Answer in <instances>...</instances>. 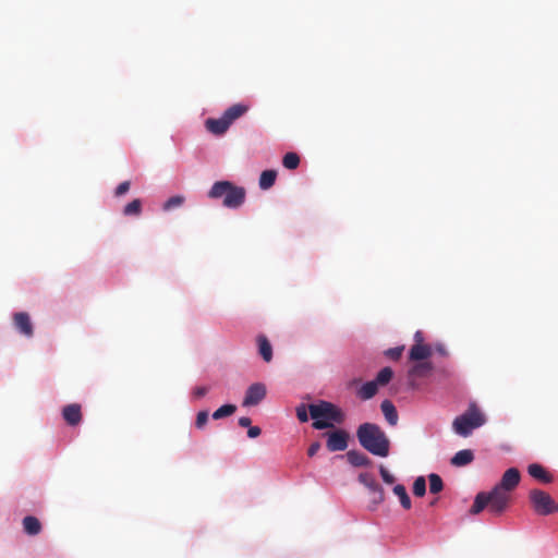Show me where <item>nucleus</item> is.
<instances>
[{"label":"nucleus","mask_w":558,"mask_h":558,"mask_svg":"<svg viewBox=\"0 0 558 558\" xmlns=\"http://www.w3.org/2000/svg\"><path fill=\"white\" fill-rule=\"evenodd\" d=\"M62 417L70 426H76L82 421V408L78 403H71L62 409Z\"/></svg>","instance_id":"nucleus-11"},{"label":"nucleus","mask_w":558,"mask_h":558,"mask_svg":"<svg viewBox=\"0 0 558 558\" xmlns=\"http://www.w3.org/2000/svg\"><path fill=\"white\" fill-rule=\"evenodd\" d=\"M393 493L399 497L400 504L404 509L411 508V499L403 485L398 484L393 487Z\"/></svg>","instance_id":"nucleus-25"},{"label":"nucleus","mask_w":558,"mask_h":558,"mask_svg":"<svg viewBox=\"0 0 558 558\" xmlns=\"http://www.w3.org/2000/svg\"><path fill=\"white\" fill-rule=\"evenodd\" d=\"M373 498H372V510H375L378 505L384 502L385 500V492L383 487L377 488L376 490L372 492Z\"/></svg>","instance_id":"nucleus-33"},{"label":"nucleus","mask_w":558,"mask_h":558,"mask_svg":"<svg viewBox=\"0 0 558 558\" xmlns=\"http://www.w3.org/2000/svg\"><path fill=\"white\" fill-rule=\"evenodd\" d=\"M428 481H429V492L432 494H438L442 490L444 483H442L441 477L438 474H436V473L429 474Z\"/></svg>","instance_id":"nucleus-28"},{"label":"nucleus","mask_w":558,"mask_h":558,"mask_svg":"<svg viewBox=\"0 0 558 558\" xmlns=\"http://www.w3.org/2000/svg\"><path fill=\"white\" fill-rule=\"evenodd\" d=\"M377 383L375 380H371L361 386V388L357 391V396L362 400H369L377 393Z\"/></svg>","instance_id":"nucleus-23"},{"label":"nucleus","mask_w":558,"mask_h":558,"mask_svg":"<svg viewBox=\"0 0 558 558\" xmlns=\"http://www.w3.org/2000/svg\"><path fill=\"white\" fill-rule=\"evenodd\" d=\"M381 412L386 418V421L391 425L395 426L398 423V412L393 403L389 400H384L380 404Z\"/></svg>","instance_id":"nucleus-18"},{"label":"nucleus","mask_w":558,"mask_h":558,"mask_svg":"<svg viewBox=\"0 0 558 558\" xmlns=\"http://www.w3.org/2000/svg\"><path fill=\"white\" fill-rule=\"evenodd\" d=\"M183 202H184L183 196H180V195L172 196L163 204V209L170 210L174 207H179L183 204Z\"/></svg>","instance_id":"nucleus-34"},{"label":"nucleus","mask_w":558,"mask_h":558,"mask_svg":"<svg viewBox=\"0 0 558 558\" xmlns=\"http://www.w3.org/2000/svg\"><path fill=\"white\" fill-rule=\"evenodd\" d=\"M521 475L519 470L515 468H510L504 473L501 481L499 484H497V486L510 493L519 485Z\"/></svg>","instance_id":"nucleus-10"},{"label":"nucleus","mask_w":558,"mask_h":558,"mask_svg":"<svg viewBox=\"0 0 558 558\" xmlns=\"http://www.w3.org/2000/svg\"><path fill=\"white\" fill-rule=\"evenodd\" d=\"M359 482L367 487L371 493L381 487L371 473H361Z\"/></svg>","instance_id":"nucleus-26"},{"label":"nucleus","mask_w":558,"mask_h":558,"mask_svg":"<svg viewBox=\"0 0 558 558\" xmlns=\"http://www.w3.org/2000/svg\"><path fill=\"white\" fill-rule=\"evenodd\" d=\"M484 423L483 414L475 405H471L466 412L454 418L452 427L458 435L468 437L474 428L482 426Z\"/></svg>","instance_id":"nucleus-5"},{"label":"nucleus","mask_w":558,"mask_h":558,"mask_svg":"<svg viewBox=\"0 0 558 558\" xmlns=\"http://www.w3.org/2000/svg\"><path fill=\"white\" fill-rule=\"evenodd\" d=\"M251 423H252V421L247 416H242V417L239 418V425L241 427H250Z\"/></svg>","instance_id":"nucleus-44"},{"label":"nucleus","mask_w":558,"mask_h":558,"mask_svg":"<svg viewBox=\"0 0 558 558\" xmlns=\"http://www.w3.org/2000/svg\"><path fill=\"white\" fill-rule=\"evenodd\" d=\"M207 421H208V412L207 411H201L196 415L195 426L198 429H202L207 424Z\"/></svg>","instance_id":"nucleus-37"},{"label":"nucleus","mask_w":558,"mask_h":558,"mask_svg":"<svg viewBox=\"0 0 558 558\" xmlns=\"http://www.w3.org/2000/svg\"><path fill=\"white\" fill-rule=\"evenodd\" d=\"M13 324L14 327L19 330L20 333L25 337H32L34 335L33 324L31 322V317L25 312H19L13 315Z\"/></svg>","instance_id":"nucleus-9"},{"label":"nucleus","mask_w":558,"mask_h":558,"mask_svg":"<svg viewBox=\"0 0 558 558\" xmlns=\"http://www.w3.org/2000/svg\"><path fill=\"white\" fill-rule=\"evenodd\" d=\"M474 460V453L471 449H463L458 451L451 459V465L462 468L469 465Z\"/></svg>","instance_id":"nucleus-17"},{"label":"nucleus","mask_w":558,"mask_h":558,"mask_svg":"<svg viewBox=\"0 0 558 558\" xmlns=\"http://www.w3.org/2000/svg\"><path fill=\"white\" fill-rule=\"evenodd\" d=\"M379 473H380V476L383 478V481L386 483V484H393L396 478L392 474H390V472L384 466V465H380L379 466Z\"/></svg>","instance_id":"nucleus-38"},{"label":"nucleus","mask_w":558,"mask_h":558,"mask_svg":"<svg viewBox=\"0 0 558 558\" xmlns=\"http://www.w3.org/2000/svg\"><path fill=\"white\" fill-rule=\"evenodd\" d=\"M319 449H320V444L318 441H314L308 447L307 454L310 457H314L318 452Z\"/></svg>","instance_id":"nucleus-41"},{"label":"nucleus","mask_w":558,"mask_h":558,"mask_svg":"<svg viewBox=\"0 0 558 558\" xmlns=\"http://www.w3.org/2000/svg\"><path fill=\"white\" fill-rule=\"evenodd\" d=\"M209 391V387L199 386L193 389L192 395L195 399H201Z\"/></svg>","instance_id":"nucleus-40"},{"label":"nucleus","mask_w":558,"mask_h":558,"mask_svg":"<svg viewBox=\"0 0 558 558\" xmlns=\"http://www.w3.org/2000/svg\"><path fill=\"white\" fill-rule=\"evenodd\" d=\"M276 178H277V172L275 170L263 171L259 177V187L262 190L270 189L275 184Z\"/></svg>","instance_id":"nucleus-24"},{"label":"nucleus","mask_w":558,"mask_h":558,"mask_svg":"<svg viewBox=\"0 0 558 558\" xmlns=\"http://www.w3.org/2000/svg\"><path fill=\"white\" fill-rule=\"evenodd\" d=\"M437 351H438L440 354H446V350H445L441 345H439V347L437 348Z\"/></svg>","instance_id":"nucleus-45"},{"label":"nucleus","mask_w":558,"mask_h":558,"mask_svg":"<svg viewBox=\"0 0 558 558\" xmlns=\"http://www.w3.org/2000/svg\"><path fill=\"white\" fill-rule=\"evenodd\" d=\"M282 165L289 170L296 169L300 165V157L296 153H287L282 158Z\"/></svg>","instance_id":"nucleus-27"},{"label":"nucleus","mask_w":558,"mask_h":558,"mask_svg":"<svg viewBox=\"0 0 558 558\" xmlns=\"http://www.w3.org/2000/svg\"><path fill=\"white\" fill-rule=\"evenodd\" d=\"M248 111V106L244 104H234L223 112V118L231 125L235 120L243 117Z\"/></svg>","instance_id":"nucleus-15"},{"label":"nucleus","mask_w":558,"mask_h":558,"mask_svg":"<svg viewBox=\"0 0 558 558\" xmlns=\"http://www.w3.org/2000/svg\"><path fill=\"white\" fill-rule=\"evenodd\" d=\"M324 436L327 438L326 446L329 451H343L348 448L350 436L347 430L336 429L330 433H325Z\"/></svg>","instance_id":"nucleus-7"},{"label":"nucleus","mask_w":558,"mask_h":558,"mask_svg":"<svg viewBox=\"0 0 558 558\" xmlns=\"http://www.w3.org/2000/svg\"><path fill=\"white\" fill-rule=\"evenodd\" d=\"M23 529L28 535H37L41 531V523L36 517L27 515L23 519Z\"/></svg>","instance_id":"nucleus-22"},{"label":"nucleus","mask_w":558,"mask_h":558,"mask_svg":"<svg viewBox=\"0 0 558 558\" xmlns=\"http://www.w3.org/2000/svg\"><path fill=\"white\" fill-rule=\"evenodd\" d=\"M347 459L353 466H368L372 464L371 459L363 452L350 450L347 452Z\"/></svg>","instance_id":"nucleus-19"},{"label":"nucleus","mask_w":558,"mask_h":558,"mask_svg":"<svg viewBox=\"0 0 558 558\" xmlns=\"http://www.w3.org/2000/svg\"><path fill=\"white\" fill-rule=\"evenodd\" d=\"M308 412L313 418V428L318 430L331 428L335 424H342L345 421L344 412L336 404L325 400L310 404Z\"/></svg>","instance_id":"nucleus-2"},{"label":"nucleus","mask_w":558,"mask_h":558,"mask_svg":"<svg viewBox=\"0 0 558 558\" xmlns=\"http://www.w3.org/2000/svg\"><path fill=\"white\" fill-rule=\"evenodd\" d=\"M556 511H558V502L556 504Z\"/></svg>","instance_id":"nucleus-46"},{"label":"nucleus","mask_w":558,"mask_h":558,"mask_svg":"<svg viewBox=\"0 0 558 558\" xmlns=\"http://www.w3.org/2000/svg\"><path fill=\"white\" fill-rule=\"evenodd\" d=\"M356 437L360 445L374 456L387 457L390 441L385 432L374 423H363L357 427Z\"/></svg>","instance_id":"nucleus-1"},{"label":"nucleus","mask_w":558,"mask_h":558,"mask_svg":"<svg viewBox=\"0 0 558 558\" xmlns=\"http://www.w3.org/2000/svg\"><path fill=\"white\" fill-rule=\"evenodd\" d=\"M529 499L535 513L539 515H549L556 512V502L551 496L542 489H532L529 493Z\"/></svg>","instance_id":"nucleus-6"},{"label":"nucleus","mask_w":558,"mask_h":558,"mask_svg":"<svg viewBox=\"0 0 558 558\" xmlns=\"http://www.w3.org/2000/svg\"><path fill=\"white\" fill-rule=\"evenodd\" d=\"M206 129L215 134V135H222L225 134L228 129L230 128L227 120L221 116L218 119L209 118L205 121Z\"/></svg>","instance_id":"nucleus-13"},{"label":"nucleus","mask_w":558,"mask_h":558,"mask_svg":"<svg viewBox=\"0 0 558 558\" xmlns=\"http://www.w3.org/2000/svg\"><path fill=\"white\" fill-rule=\"evenodd\" d=\"M130 186H131V182H130V181H123V182H121V183L117 186V189H116V191H114V195H116L117 197H120V196L124 195L125 193H128V192H129Z\"/></svg>","instance_id":"nucleus-39"},{"label":"nucleus","mask_w":558,"mask_h":558,"mask_svg":"<svg viewBox=\"0 0 558 558\" xmlns=\"http://www.w3.org/2000/svg\"><path fill=\"white\" fill-rule=\"evenodd\" d=\"M262 430L258 426H250L247 430V436L250 438H256L260 435Z\"/></svg>","instance_id":"nucleus-42"},{"label":"nucleus","mask_w":558,"mask_h":558,"mask_svg":"<svg viewBox=\"0 0 558 558\" xmlns=\"http://www.w3.org/2000/svg\"><path fill=\"white\" fill-rule=\"evenodd\" d=\"M404 347L390 348L385 351V355L391 360H399L403 353Z\"/></svg>","instance_id":"nucleus-36"},{"label":"nucleus","mask_w":558,"mask_h":558,"mask_svg":"<svg viewBox=\"0 0 558 558\" xmlns=\"http://www.w3.org/2000/svg\"><path fill=\"white\" fill-rule=\"evenodd\" d=\"M258 353L263 360L269 363L272 360V347L266 336L259 335L257 337Z\"/></svg>","instance_id":"nucleus-20"},{"label":"nucleus","mask_w":558,"mask_h":558,"mask_svg":"<svg viewBox=\"0 0 558 558\" xmlns=\"http://www.w3.org/2000/svg\"><path fill=\"white\" fill-rule=\"evenodd\" d=\"M527 473L530 476L544 484L551 483L554 480L553 475L542 464L538 463L530 464L527 466Z\"/></svg>","instance_id":"nucleus-12"},{"label":"nucleus","mask_w":558,"mask_h":558,"mask_svg":"<svg viewBox=\"0 0 558 558\" xmlns=\"http://www.w3.org/2000/svg\"><path fill=\"white\" fill-rule=\"evenodd\" d=\"M266 397V387L262 383L251 385L245 393L243 405L252 407L258 404Z\"/></svg>","instance_id":"nucleus-8"},{"label":"nucleus","mask_w":558,"mask_h":558,"mask_svg":"<svg viewBox=\"0 0 558 558\" xmlns=\"http://www.w3.org/2000/svg\"><path fill=\"white\" fill-rule=\"evenodd\" d=\"M433 371V364L428 361H423L413 365L409 375L414 377H427Z\"/></svg>","instance_id":"nucleus-21"},{"label":"nucleus","mask_w":558,"mask_h":558,"mask_svg":"<svg viewBox=\"0 0 558 558\" xmlns=\"http://www.w3.org/2000/svg\"><path fill=\"white\" fill-rule=\"evenodd\" d=\"M248 111V106L244 104H234L223 112V118L231 125L235 120L243 117Z\"/></svg>","instance_id":"nucleus-14"},{"label":"nucleus","mask_w":558,"mask_h":558,"mask_svg":"<svg viewBox=\"0 0 558 558\" xmlns=\"http://www.w3.org/2000/svg\"><path fill=\"white\" fill-rule=\"evenodd\" d=\"M392 376V369L390 367H384L377 374L375 381L377 383L378 386H385L391 380Z\"/></svg>","instance_id":"nucleus-31"},{"label":"nucleus","mask_w":558,"mask_h":558,"mask_svg":"<svg viewBox=\"0 0 558 558\" xmlns=\"http://www.w3.org/2000/svg\"><path fill=\"white\" fill-rule=\"evenodd\" d=\"M509 501L510 493L496 485L489 493L481 492L475 496L470 512L478 514L488 507L490 513L500 515L507 509Z\"/></svg>","instance_id":"nucleus-3"},{"label":"nucleus","mask_w":558,"mask_h":558,"mask_svg":"<svg viewBox=\"0 0 558 558\" xmlns=\"http://www.w3.org/2000/svg\"><path fill=\"white\" fill-rule=\"evenodd\" d=\"M141 213H142V202L138 198L133 199L131 203H129L123 208V214L125 216H138Z\"/></svg>","instance_id":"nucleus-29"},{"label":"nucleus","mask_w":558,"mask_h":558,"mask_svg":"<svg viewBox=\"0 0 558 558\" xmlns=\"http://www.w3.org/2000/svg\"><path fill=\"white\" fill-rule=\"evenodd\" d=\"M295 411L296 417L299 418L300 422L305 423L308 421V407H306L305 404H300L296 407Z\"/></svg>","instance_id":"nucleus-35"},{"label":"nucleus","mask_w":558,"mask_h":558,"mask_svg":"<svg viewBox=\"0 0 558 558\" xmlns=\"http://www.w3.org/2000/svg\"><path fill=\"white\" fill-rule=\"evenodd\" d=\"M246 192L244 187L236 186L229 181H218L214 183L208 196L210 198L223 197V206L228 208H238L245 201Z\"/></svg>","instance_id":"nucleus-4"},{"label":"nucleus","mask_w":558,"mask_h":558,"mask_svg":"<svg viewBox=\"0 0 558 558\" xmlns=\"http://www.w3.org/2000/svg\"><path fill=\"white\" fill-rule=\"evenodd\" d=\"M426 493V481L423 476L415 478L413 483V494L417 497H423Z\"/></svg>","instance_id":"nucleus-32"},{"label":"nucleus","mask_w":558,"mask_h":558,"mask_svg":"<svg viewBox=\"0 0 558 558\" xmlns=\"http://www.w3.org/2000/svg\"><path fill=\"white\" fill-rule=\"evenodd\" d=\"M432 347L429 344H413L409 352L411 361H425L432 355Z\"/></svg>","instance_id":"nucleus-16"},{"label":"nucleus","mask_w":558,"mask_h":558,"mask_svg":"<svg viewBox=\"0 0 558 558\" xmlns=\"http://www.w3.org/2000/svg\"><path fill=\"white\" fill-rule=\"evenodd\" d=\"M414 344H425L424 343V335L421 330H417L415 333H414Z\"/></svg>","instance_id":"nucleus-43"},{"label":"nucleus","mask_w":558,"mask_h":558,"mask_svg":"<svg viewBox=\"0 0 558 558\" xmlns=\"http://www.w3.org/2000/svg\"><path fill=\"white\" fill-rule=\"evenodd\" d=\"M235 410L236 407L234 404H225L213 413V418L220 420L222 417L232 415L235 412Z\"/></svg>","instance_id":"nucleus-30"}]
</instances>
